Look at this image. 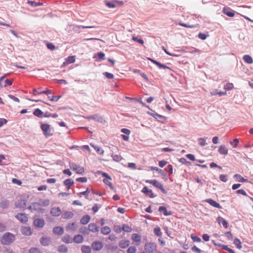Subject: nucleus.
<instances>
[{"label":"nucleus","mask_w":253,"mask_h":253,"mask_svg":"<svg viewBox=\"0 0 253 253\" xmlns=\"http://www.w3.org/2000/svg\"><path fill=\"white\" fill-rule=\"evenodd\" d=\"M15 235L11 233L6 232L2 236L1 242L3 245H8L15 240Z\"/></svg>","instance_id":"1"},{"label":"nucleus","mask_w":253,"mask_h":253,"mask_svg":"<svg viewBox=\"0 0 253 253\" xmlns=\"http://www.w3.org/2000/svg\"><path fill=\"white\" fill-rule=\"evenodd\" d=\"M41 128L42 130L43 134L46 137L51 136L53 135L50 126L45 123H41Z\"/></svg>","instance_id":"2"},{"label":"nucleus","mask_w":253,"mask_h":253,"mask_svg":"<svg viewBox=\"0 0 253 253\" xmlns=\"http://www.w3.org/2000/svg\"><path fill=\"white\" fill-rule=\"evenodd\" d=\"M157 244L154 242H147L144 245V250L147 253H153L157 250Z\"/></svg>","instance_id":"3"},{"label":"nucleus","mask_w":253,"mask_h":253,"mask_svg":"<svg viewBox=\"0 0 253 253\" xmlns=\"http://www.w3.org/2000/svg\"><path fill=\"white\" fill-rule=\"evenodd\" d=\"M70 168L74 171H76V173L83 175L84 173V168L83 167H81L80 166H78L76 164L74 163H70L69 164Z\"/></svg>","instance_id":"4"},{"label":"nucleus","mask_w":253,"mask_h":253,"mask_svg":"<svg viewBox=\"0 0 253 253\" xmlns=\"http://www.w3.org/2000/svg\"><path fill=\"white\" fill-rule=\"evenodd\" d=\"M15 217L23 223H26L28 221V217L25 213H18L16 215Z\"/></svg>","instance_id":"5"},{"label":"nucleus","mask_w":253,"mask_h":253,"mask_svg":"<svg viewBox=\"0 0 253 253\" xmlns=\"http://www.w3.org/2000/svg\"><path fill=\"white\" fill-rule=\"evenodd\" d=\"M33 224L36 227L42 228L44 226L45 221L42 218H34Z\"/></svg>","instance_id":"6"},{"label":"nucleus","mask_w":253,"mask_h":253,"mask_svg":"<svg viewBox=\"0 0 253 253\" xmlns=\"http://www.w3.org/2000/svg\"><path fill=\"white\" fill-rule=\"evenodd\" d=\"M33 206V211L38 212L39 213H43L44 210L40 207L39 203L34 202L32 203Z\"/></svg>","instance_id":"7"},{"label":"nucleus","mask_w":253,"mask_h":253,"mask_svg":"<svg viewBox=\"0 0 253 253\" xmlns=\"http://www.w3.org/2000/svg\"><path fill=\"white\" fill-rule=\"evenodd\" d=\"M91 247L93 250L99 251L103 248V246L101 242L95 241L92 243Z\"/></svg>","instance_id":"8"},{"label":"nucleus","mask_w":253,"mask_h":253,"mask_svg":"<svg viewBox=\"0 0 253 253\" xmlns=\"http://www.w3.org/2000/svg\"><path fill=\"white\" fill-rule=\"evenodd\" d=\"M26 206V201L25 200L21 199L15 202V208H24Z\"/></svg>","instance_id":"9"},{"label":"nucleus","mask_w":253,"mask_h":253,"mask_svg":"<svg viewBox=\"0 0 253 253\" xmlns=\"http://www.w3.org/2000/svg\"><path fill=\"white\" fill-rule=\"evenodd\" d=\"M104 3H105V5L109 8H114L116 6V4H118L119 3H120L121 4H122L123 2L119 1L118 0H114L113 1H109L108 0H105Z\"/></svg>","instance_id":"10"},{"label":"nucleus","mask_w":253,"mask_h":253,"mask_svg":"<svg viewBox=\"0 0 253 253\" xmlns=\"http://www.w3.org/2000/svg\"><path fill=\"white\" fill-rule=\"evenodd\" d=\"M21 231L23 235L26 236H30L32 233V230L31 227L27 226L22 227Z\"/></svg>","instance_id":"11"},{"label":"nucleus","mask_w":253,"mask_h":253,"mask_svg":"<svg viewBox=\"0 0 253 253\" xmlns=\"http://www.w3.org/2000/svg\"><path fill=\"white\" fill-rule=\"evenodd\" d=\"M50 213L52 216H58L61 214V211L58 207L52 208L50 210Z\"/></svg>","instance_id":"12"},{"label":"nucleus","mask_w":253,"mask_h":253,"mask_svg":"<svg viewBox=\"0 0 253 253\" xmlns=\"http://www.w3.org/2000/svg\"><path fill=\"white\" fill-rule=\"evenodd\" d=\"M205 202L209 203L210 205H211V206H212L213 207H215V208H216L218 209L221 208V206L219 204H218L216 201H215L214 200H213L211 199H206V200H205Z\"/></svg>","instance_id":"13"},{"label":"nucleus","mask_w":253,"mask_h":253,"mask_svg":"<svg viewBox=\"0 0 253 253\" xmlns=\"http://www.w3.org/2000/svg\"><path fill=\"white\" fill-rule=\"evenodd\" d=\"M142 192L145 194V195L150 198H154L156 196L154 195L152 191L149 189L146 186L143 188Z\"/></svg>","instance_id":"14"},{"label":"nucleus","mask_w":253,"mask_h":253,"mask_svg":"<svg viewBox=\"0 0 253 253\" xmlns=\"http://www.w3.org/2000/svg\"><path fill=\"white\" fill-rule=\"evenodd\" d=\"M130 241L128 240H121L119 243V246L122 249H126L129 246Z\"/></svg>","instance_id":"15"},{"label":"nucleus","mask_w":253,"mask_h":253,"mask_svg":"<svg viewBox=\"0 0 253 253\" xmlns=\"http://www.w3.org/2000/svg\"><path fill=\"white\" fill-rule=\"evenodd\" d=\"M89 231L96 233L99 231V226L96 224L94 223H91L88 225Z\"/></svg>","instance_id":"16"},{"label":"nucleus","mask_w":253,"mask_h":253,"mask_svg":"<svg viewBox=\"0 0 253 253\" xmlns=\"http://www.w3.org/2000/svg\"><path fill=\"white\" fill-rule=\"evenodd\" d=\"M51 242L49 237H42L40 239L41 244L44 246H48Z\"/></svg>","instance_id":"17"},{"label":"nucleus","mask_w":253,"mask_h":253,"mask_svg":"<svg viewBox=\"0 0 253 253\" xmlns=\"http://www.w3.org/2000/svg\"><path fill=\"white\" fill-rule=\"evenodd\" d=\"M223 12L230 17H232L235 15V11L229 8H224Z\"/></svg>","instance_id":"18"},{"label":"nucleus","mask_w":253,"mask_h":253,"mask_svg":"<svg viewBox=\"0 0 253 253\" xmlns=\"http://www.w3.org/2000/svg\"><path fill=\"white\" fill-rule=\"evenodd\" d=\"M153 185L159 189L161 190V192L164 194H166L167 192L166 190L164 188L163 185L159 183L157 180H156L154 183H153Z\"/></svg>","instance_id":"19"},{"label":"nucleus","mask_w":253,"mask_h":253,"mask_svg":"<svg viewBox=\"0 0 253 253\" xmlns=\"http://www.w3.org/2000/svg\"><path fill=\"white\" fill-rule=\"evenodd\" d=\"M53 233L55 234L61 235L64 233V229L60 226H57L53 228Z\"/></svg>","instance_id":"20"},{"label":"nucleus","mask_w":253,"mask_h":253,"mask_svg":"<svg viewBox=\"0 0 253 253\" xmlns=\"http://www.w3.org/2000/svg\"><path fill=\"white\" fill-rule=\"evenodd\" d=\"M218 223L220 224H222V225L225 228H227L228 227V224L226 220H225L223 217L221 216H218L216 219Z\"/></svg>","instance_id":"21"},{"label":"nucleus","mask_w":253,"mask_h":253,"mask_svg":"<svg viewBox=\"0 0 253 253\" xmlns=\"http://www.w3.org/2000/svg\"><path fill=\"white\" fill-rule=\"evenodd\" d=\"M84 241V237L82 235L78 234L76 235L74 237L73 239V242L77 243L80 244L82 243Z\"/></svg>","instance_id":"22"},{"label":"nucleus","mask_w":253,"mask_h":253,"mask_svg":"<svg viewBox=\"0 0 253 253\" xmlns=\"http://www.w3.org/2000/svg\"><path fill=\"white\" fill-rule=\"evenodd\" d=\"M158 211H160V212L163 211V214L165 216L170 215L172 214V212H171V211H168L167 210V209L166 208V207H163V206L160 207L159 208V209H158Z\"/></svg>","instance_id":"23"},{"label":"nucleus","mask_w":253,"mask_h":253,"mask_svg":"<svg viewBox=\"0 0 253 253\" xmlns=\"http://www.w3.org/2000/svg\"><path fill=\"white\" fill-rule=\"evenodd\" d=\"M75 62V57L74 56H70L65 59V61L63 63V65L73 63Z\"/></svg>","instance_id":"24"},{"label":"nucleus","mask_w":253,"mask_h":253,"mask_svg":"<svg viewBox=\"0 0 253 253\" xmlns=\"http://www.w3.org/2000/svg\"><path fill=\"white\" fill-rule=\"evenodd\" d=\"M218 151L221 155H226L228 154V150L225 145H221L219 147Z\"/></svg>","instance_id":"25"},{"label":"nucleus","mask_w":253,"mask_h":253,"mask_svg":"<svg viewBox=\"0 0 253 253\" xmlns=\"http://www.w3.org/2000/svg\"><path fill=\"white\" fill-rule=\"evenodd\" d=\"M74 215L72 212L66 211L62 215L61 217L63 219H70L73 217Z\"/></svg>","instance_id":"26"},{"label":"nucleus","mask_w":253,"mask_h":253,"mask_svg":"<svg viewBox=\"0 0 253 253\" xmlns=\"http://www.w3.org/2000/svg\"><path fill=\"white\" fill-rule=\"evenodd\" d=\"M62 241L66 244H70L73 242L71 237L68 234L65 235L62 238Z\"/></svg>","instance_id":"27"},{"label":"nucleus","mask_w":253,"mask_h":253,"mask_svg":"<svg viewBox=\"0 0 253 253\" xmlns=\"http://www.w3.org/2000/svg\"><path fill=\"white\" fill-rule=\"evenodd\" d=\"M33 114L39 118H42L43 117V112L39 108L35 109L33 112Z\"/></svg>","instance_id":"28"},{"label":"nucleus","mask_w":253,"mask_h":253,"mask_svg":"<svg viewBox=\"0 0 253 253\" xmlns=\"http://www.w3.org/2000/svg\"><path fill=\"white\" fill-rule=\"evenodd\" d=\"M57 251L60 253H66L68 251V249L65 245H62L58 247Z\"/></svg>","instance_id":"29"},{"label":"nucleus","mask_w":253,"mask_h":253,"mask_svg":"<svg viewBox=\"0 0 253 253\" xmlns=\"http://www.w3.org/2000/svg\"><path fill=\"white\" fill-rule=\"evenodd\" d=\"M90 217L88 215L84 216L81 219V223L85 225L88 223L90 220Z\"/></svg>","instance_id":"30"},{"label":"nucleus","mask_w":253,"mask_h":253,"mask_svg":"<svg viewBox=\"0 0 253 253\" xmlns=\"http://www.w3.org/2000/svg\"><path fill=\"white\" fill-rule=\"evenodd\" d=\"M33 92H34V95L40 94H51L52 93L51 90L50 89H47L44 91H41L40 92H37V90L36 89H34Z\"/></svg>","instance_id":"31"},{"label":"nucleus","mask_w":253,"mask_h":253,"mask_svg":"<svg viewBox=\"0 0 253 253\" xmlns=\"http://www.w3.org/2000/svg\"><path fill=\"white\" fill-rule=\"evenodd\" d=\"M111 228L108 226H104L101 229V233L103 235H108L111 232Z\"/></svg>","instance_id":"32"},{"label":"nucleus","mask_w":253,"mask_h":253,"mask_svg":"<svg viewBox=\"0 0 253 253\" xmlns=\"http://www.w3.org/2000/svg\"><path fill=\"white\" fill-rule=\"evenodd\" d=\"M234 177L237 180V181L240 182H245L248 181V179L244 178L241 175L236 174L234 175Z\"/></svg>","instance_id":"33"},{"label":"nucleus","mask_w":253,"mask_h":253,"mask_svg":"<svg viewBox=\"0 0 253 253\" xmlns=\"http://www.w3.org/2000/svg\"><path fill=\"white\" fill-rule=\"evenodd\" d=\"M244 61L248 64H252L253 60L252 57L249 55H245L243 57Z\"/></svg>","instance_id":"34"},{"label":"nucleus","mask_w":253,"mask_h":253,"mask_svg":"<svg viewBox=\"0 0 253 253\" xmlns=\"http://www.w3.org/2000/svg\"><path fill=\"white\" fill-rule=\"evenodd\" d=\"M151 170H156L159 173L161 174L162 175L164 176H166V173H165L163 169H160L158 168V167H151L150 168Z\"/></svg>","instance_id":"35"},{"label":"nucleus","mask_w":253,"mask_h":253,"mask_svg":"<svg viewBox=\"0 0 253 253\" xmlns=\"http://www.w3.org/2000/svg\"><path fill=\"white\" fill-rule=\"evenodd\" d=\"M82 253H91V248L89 246L83 245L81 248Z\"/></svg>","instance_id":"36"},{"label":"nucleus","mask_w":253,"mask_h":253,"mask_svg":"<svg viewBox=\"0 0 253 253\" xmlns=\"http://www.w3.org/2000/svg\"><path fill=\"white\" fill-rule=\"evenodd\" d=\"M9 206V202L7 200H3L0 203V207L3 209H7Z\"/></svg>","instance_id":"37"},{"label":"nucleus","mask_w":253,"mask_h":253,"mask_svg":"<svg viewBox=\"0 0 253 253\" xmlns=\"http://www.w3.org/2000/svg\"><path fill=\"white\" fill-rule=\"evenodd\" d=\"M131 239L134 242L139 243L141 241V236L134 233L132 235Z\"/></svg>","instance_id":"38"},{"label":"nucleus","mask_w":253,"mask_h":253,"mask_svg":"<svg viewBox=\"0 0 253 253\" xmlns=\"http://www.w3.org/2000/svg\"><path fill=\"white\" fill-rule=\"evenodd\" d=\"M27 3L34 7H37L42 5V3L40 2H36L32 0H28Z\"/></svg>","instance_id":"39"},{"label":"nucleus","mask_w":253,"mask_h":253,"mask_svg":"<svg viewBox=\"0 0 253 253\" xmlns=\"http://www.w3.org/2000/svg\"><path fill=\"white\" fill-rule=\"evenodd\" d=\"M91 146L95 150L96 152L99 155H102L104 153V150L100 147L91 145Z\"/></svg>","instance_id":"40"},{"label":"nucleus","mask_w":253,"mask_h":253,"mask_svg":"<svg viewBox=\"0 0 253 253\" xmlns=\"http://www.w3.org/2000/svg\"><path fill=\"white\" fill-rule=\"evenodd\" d=\"M77 226L76 224L74 222L72 223H69L66 226V229L67 230H71L72 231H74L76 229Z\"/></svg>","instance_id":"41"},{"label":"nucleus","mask_w":253,"mask_h":253,"mask_svg":"<svg viewBox=\"0 0 253 253\" xmlns=\"http://www.w3.org/2000/svg\"><path fill=\"white\" fill-rule=\"evenodd\" d=\"M233 243H234V244L236 246V247L238 249H241L242 248V245H241L242 243H241V242L237 238H236L234 240V242Z\"/></svg>","instance_id":"42"},{"label":"nucleus","mask_w":253,"mask_h":253,"mask_svg":"<svg viewBox=\"0 0 253 253\" xmlns=\"http://www.w3.org/2000/svg\"><path fill=\"white\" fill-rule=\"evenodd\" d=\"M154 233L158 237H161L162 235V233L159 227H156L154 228Z\"/></svg>","instance_id":"43"},{"label":"nucleus","mask_w":253,"mask_h":253,"mask_svg":"<svg viewBox=\"0 0 253 253\" xmlns=\"http://www.w3.org/2000/svg\"><path fill=\"white\" fill-rule=\"evenodd\" d=\"M64 184L67 187H71L72 185H74V182L71 179H67L64 181Z\"/></svg>","instance_id":"44"},{"label":"nucleus","mask_w":253,"mask_h":253,"mask_svg":"<svg viewBox=\"0 0 253 253\" xmlns=\"http://www.w3.org/2000/svg\"><path fill=\"white\" fill-rule=\"evenodd\" d=\"M90 189L89 188H87L85 191L81 192L78 193V195L81 196V195H84L85 196L86 199H88V194L90 193Z\"/></svg>","instance_id":"45"},{"label":"nucleus","mask_w":253,"mask_h":253,"mask_svg":"<svg viewBox=\"0 0 253 253\" xmlns=\"http://www.w3.org/2000/svg\"><path fill=\"white\" fill-rule=\"evenodd\" d=\"M219 247H220L222 249L228 252L229 253H235L232 249L228 248L227 246L221 245H219Z\"/></svg>","instance_id":"46"},{"label":"nucleus","mask_w":253,"mask_h":253,"mask_svg":"<svg viewBox=\"0 0 253 253\" xmlns=\"http://www.w3.org/2000/svg\"><path fill=\"white\" fill-rule=\"evenodd\" d=\"M122 230L126 232H130L132 230V229L128 225L123 224L122 227Z\"/></svg>","instance_id":"47"},{"label":"nucleus","mask_w":253,"mask_h":253,"mask_svg":"<svg viewBox=\"0 0 253 253\" xmlns=\"http://www.w3.org/2000/svg\"><path fill=\"white\" fill-rule=\"evenodd\" d=\"M111 156H112L113 160L116 162H120L122 160V157L119 155H117V154L114 155V154H112L111 155Z\"/></svg>","instance_id":"48"},{"label":"nucleus","mask_w":253,"mask_h":253,"mask_svg":"<svg viewBox=\"0 0 253 253\" xmlns=\"http://www.w3.org/2000/svg\"><path fill=\"white\" fill-rule=\"evenodd\" d=\"M80 233L84 234H88L89 233L88 227H83L80 229Z\"/></svg>","instance_id":"49"},{"label":"nucleus","mask_w":253,"mask_h":253,"mask_svg":"<svg viewBox=\"0 0 253 253\" xmlns=\"http://www.w3.org/2000/svg\"><path fill=\"white\" fill-rule=\"evenodd\" d=\"M40 203V207H46L49 205L50 201L48 199L44 200L43 201H41Z\"/></svg>","instance_id":"50"},{"label":"nucleus","mask_w":253,"mask_h":253,"mask_svg":"<svg viewBox=\"0 0 253 253\" xmlns=\"http://www.w3.org/2000/svg\"><path fill=\"white\" fill-rule=\"evenodd\" d=\"M179 162L182 164H185L186 166H190L191 165V163L187 161L184 158H181L179 160Z\"/></svg>","instance_id":"51"},{"label":"nucleus","mask_w":253,"mask_h":253,"mask_svg":"<svg viewBox=\"0 0 253 253\" xmlns=\"http://www.w3.org/2000/svg\"><path fill=\"white\" fill-rule=\"evenodd\" d=\"M127 253H136V248L134 246L129 247L126 251Z\"/></svg>","instance_id":"52"},{"label":"nucleus","mask_w":253,"mask_h":253,"mask_svg":"<svg viewBox=\"0 0 253 253\" xmlns=\"http://www.w3.org/2000/svg\"><path fill=\"white\" fill-rule=\"evenodd\" d=\"M199 144L201 146H204L207 144L206 142V139L204 138H199L198 139Z\"/></svg>","instance_id":"53"},{"label":"nucleus","mask_w":253,"mask_h":253,"mask_svg":"<svg viewBox=\"0 0 253 253\" xmlns=\"http://www.w3.org/2000/svg\"><path fill=\"white\" fill-rule=\"evenodd\" d=\"M109 180L110 179H104L103 181L105 184L109 186L111 189L113 190L114 189V187L113 186V184L109 181Z\"/></svg>","instance_id":"54"},{"label":"nucleus","mask_w":253,"mask_h":253,"mask_svg":"<svg viewBox=\"0 0 253 253\" xmlns=\"http://www.w3.org/2000/svg\"><path fill=\"white\" fill-rule=\"evenodd\" d=\"M97 59L99 61L102 60L105 58V54L102 52H98L97 54Z\"/></svg>","instance_id":"55"},{"label":"nucleus","mask_w":253,"mask_h":253,"mask_svg":"<svg viewBox=\"0 0 253 253\" xmlns=\"http://www.w3.org/2000/svg\"><path fill=\"white\" fill-rule=\"evenodd\" d=\"M239 143V139L235 138L232 141H230V144L233 146V148H236Z\"/></svg>","instance_id":"56"},{"label":"nucleus","mask_w":253,"mask_h":253,"mask_svg":"<svg viewBox=\"0 0 253 253\" xmlns=\"http://www.w3.org/2000/svg\"><path fill=\"white\" fill-rule=\"evenodd\" d=\"M191 238L193 240V241L194 242H201V239L200 237H199L198 236H195L193 234H192L191 235Z\"/></svg>","instance_id":"57"},{"label":"nucleus","mask_w":253,"mask_h":253,"mask_svg":"<svg viewBox=\"0 0 253 253\" xmlns=\"http://www.w3.org/2000/svg\"><path fill=\"white\" fill-rule=\"evenodd\" d=\"M61 97L60 95L57 96H52L51 97L48 96V98L52 101L56 102Z\"/></svg>","instance_id":"58"},{"label":"nucleus","mask_w":253,"mask_h":253,"mask_svg":"<svg viewBox=\"0 0 253 253\" xmlns=\"http://www.w3.org/2000/svg\"><path fill=\"white\" fill-rule=\"evenodd\" d=\"M12 84V80L6 79L4 81V83H3V87H6L7 85H11Z\"/></svg>","instance_id":"59"},{"label":"nucleus","mask_w":253,"mask_h":253,"mask_svg":"<svg viewBox=\"0 0 253 253\" xmlns=\"http://www.w3.org/2000/svg\"><path fill=\"white\" fill-rule=\"evenodd\" d=\"M233 87H234L233 84L232 83H229V84H226L224 86V88L225 90H230L233 88Z\"/></svg>","instance_id":"60"},{"label":"nucleus","mask_w":253,"mask_h":253,"mask_svg":"<svg viewBox=\"0 0 253 253\" xmlns=\"http://www.w3.org/2000/svg\"><path fill=\"white\" fill-rule=\"evenodd\" d=\"M103 75L109 79H112L114 78V75L112 73L106 72L103 73Z\"/></svg>","instance_id":"61"},{"label":"nucleus","mask_w":253,"mask_h":253,"mask_svg":"<svg viewBox=\"0 0 253 253\" xmlns=\"http://www.w3.org/2000/svg\"><path fill=\"white\" fill-rule=\"evenodd\" d=\"M219 178L221 181L224 182H226L228 180L227 175L225 174H220Z\"/></svg>","instance_id":"62"},{"label":"nucleus","mask_w":253,"mask_h":253,"mask_svg":"<svg viewBox=\"0 0 253 253\" xmlns=\"http://www.w3.org/2000/svg\"><path fill=\"white\" fill-rule=\"evenodd\" d=\"M121 132L127 135H129L131 132L129 129L126 128H122L121 130Z\"/></svg>","instance_id":"63"},{"label":"nucleus","mask_w":253,"mask_h":253,"mask_svg":"<svg viewBox=\"0 0 253 253\" xmlns=\"http://www.w3.org/2000/svg\"><path fill=\"white\" fill-rule=\"evenodd\" d=\"M29 253H40L41 252H40V251L38 249L35 248H32L30 249Z\"/></svg>","instance_id":"64"}]
</instances>
